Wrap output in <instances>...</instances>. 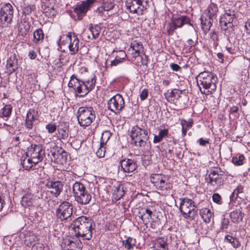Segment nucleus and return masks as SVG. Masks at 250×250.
Here are the masks:
<instances>
[{"label":"nucleus","mask_w":250,"mask_h":250,"mask_svg":"<svg viewBox=\"0 0 250 250\" xmlns=\"http://www.w3.org/2000/svg\"><path fill=\"white\" fill-rule=\"evenodd\" d=\"M93 220L85 216L76 218L70 225V229L72 234L76 237H81L86 240H90L92 237V227Z\"/></svg>","instance_id":"obj_1"},{"label":"nucleus","mask_w":250,"mask_h":250,"mask_svg":"<svg viewBox=\"0 0 250 250\" xmlns=\"http://www.w3.org/2000/svg\"><path fill=\"white\" fill-rule=\"evenodd\" d=\"M131 138L133 144L136 146L141 148L142 150L148 151L150 148L148 130L146 127L141 125L133 126L131 132Z\"/></svg>","instance_id":"obj_2"},{"label":"nucleus","mask_w":250,"mask_h":250,"mask_svg":"<svg viewBox=\"0 0 250 250\" xmlns=\"http://www.w3.org/2000/svg\"><path fill=\"white\" fill-rule=\"evenodd\" d=\"M197 84L202 93L206 95L212 94L216 89L218 79L209 71L200 73L196 77Z\"/></svg>","instance_id":"obj_3"},{"label":"nucleus","mask_w":250,"mask_h":250,"mask_svg":"<svg viewBox=\"0 0 250 250\" xmlns=\"http://www.w3.org/2000/svg\"><path fill=\"white\" fill-rule=\"evenodd\" d=\"M237 18L236 11L231 9H225V13L220 18V25L224 34L229 35L234 30L233 21Z\"/></svg>","instance_id":"obj_4"},{"label":"nucleus","mask_w":250,"mask_h":250,"mask_svg":"<svg viewBox=\"0 0 250 250\" xmlns=\"http://www.w3.org/2000/svg\"><path fill=\"white\" fill-rule=\"evenodd\" d=\"M68 86L73 88L76 95L79 97L84 96L93 88L92 83L90 84L88 82L85 83L80 81L74 75L71 76Z\"/></svg>","instance_id":"obj_5"},{"label":"nucleus","mask_w":250,"mask_h":250,"mask_svg":"<svg viewBox=\"0 0 250 250\" xmlns=\"http://www.w3.org/2000/svg\"><path fill=\"white\" fill-rule=\"evenodd\" d=\"M181 202L180 205V210L184 218L193 220L197 215V209L194 205V202L188 198L181 199Z\"/></svg>","instance_id":"obj_6"},{"label":"nucleus","mask_w":250,"mask_h":250,"mask_svg":"<svg viewBox=\"0 0 250 250\" xmlns=\"http://www.w3.org/2000/svg\"><path fill=\"white\" fill-rule=\"evenodd\" d=\"M13 17L12 6L9 3L5 4L0 11V26L7 27L11 23Z\"/></svg>","instance_id":"obj_7"},{"label":"nucleus","mask_w":250,"mask_h":250,"mask_svg":"<svg viewBox=\"0 0 250 250\" xmlns=\"http://www.w3.org/2000/svg\"><path fill=\"white\" fill-rule=\"evenodd\" d=\"M27 155V157H30L33 160L34 165H37L43 160L45 156V151L42 149V145H32L28 148Z\"/></svg>","instance_id":"obj_8"},{"label":"nucleus","mask_w":250,"mask_h":250,"mask_svg":"<svg viewBox=\"0 0 250 250\" xmlns=\"http://www.w3.org/2000/svg\"><path fill=\"white\" fill-rule=\"evenodd\" d=\"M125 106V101L122 96L116 94L112 97L107 103V107L115 114H119Z\"/></svg>","instance_id":"obj_9"},{"label":"nucleus","mask_w":250,"mask_h":250,"mask_svg":"<svg viewBox=\"0 0 250 250\" xmlns=\"http://www.w3.org/2000/svg\"><path fill=\"white\" fill-rule=\"evenodd\" d=\"M72 213L73 206L71 204L66 201L62 203L56 210L57 217L62 221L70 218Z\"/></svg>","instance_id":"obj_10"},{"label":"nucleus","mask_w":250,"mask_h":250,"mask_svg":"<svg viewBox=\"0 0 250 250\" xmlns=\"http://www.w3.org/2000/svg\"><path fill=\"white\" fill-rule=\"evenodd\" d=\"M92 115L91 109L83 107H80L77 112V119L79 124L83 126L89 125L92 122L90 117Z\"/></svg>","instance_id":"obj_11"},{"label":"nucleus","mask_w":250,"mask_h":250,"mask_svg":"<svg viewBox=\"0 0 250 250\" xmlns=\"http://www.w3.org/2000/svg\"><path fill=\"white\" fill-rule=\"evenodd\" d=\"M79 237H67L63 239L61 247L63 250H81L83 244Z\"/></svg>","instance_id":"obj_12"},{"label":"nucleus","mask_w":250,"mask_h":250,"mask_svg":"<svg viewBox=\"0 0 250 250\" xmlns=\"http://www.w3.org/2000/svg\"><path fill=\"white\" fill-rule=\"evenodd\" d=\"M93 3L94 0H86L76 6L74 12L76 14L78 20L82 19L87 11L90 9V7H92Z\"/></svg>","instance_id":"obj_13"},{"label":"nucleus","mask_w":250,"mask_h":250,"mask_svg":"<svg viewBox=\"0 0 250 250\" xmlns=\"http://www.w3.org/2000/svg\"><path fill=\"white\" fill-rule=\"evenodd\" d=\"M126 6L130 12L136 13L138 15H143L145 10H146V8L142 5L141 0H127L126 2Z\"/></svg>","instance_id":"obj_14"},{"label":"nucleus","mask_w":250,"mask_h":250,"mask_svg":"<svg viewBox=\"0 0 250 250\" xmlns=\"http://www.w3.org/2000/svg\"><path fill=\"white\" fill-rule=\"evenodd\" d=\"M45 187L47 188V192L55 197H58L62 191L63 185L59 181H48L45 184Z\"/></svg>","instance_id":"obj_15"},{"label":"nucleus","mask_w":250,"mask_h":250,"mask_svg":"<svg viewBox=\"0 0 250 250\" xmlns=\"http://www.w3.org/2000/svg\"><path fill=\"white\" fill-rule=\"evenodd\" d=\"M64 37L66 41L68 43L70 42L68 47L70 54L74 55L77 53L79 47V40L77 36L74 33L73 36H72L71 33L69 32L65 36L63 35L62 38Z\"/></svg>","instance_id":"obj_16"},{"label":"nucleus","mask_w":250,"mask_h":250,"mask_svg":"<svg viewBox=\"0 0 250 250\" xmlns=\"http://www.w3.org/2000/svg\"><path fill=\"white\" fill-rule=\"evenodd\" d=\"M206 181L213 186H220L223 184L221 174L218 173V169L211 170L210 173L206 178Z\"/></svg>","instance_id":"obj_17"},{"label":"nucleus","mask_w":250,"mask_h":250,"mask_svg":"<svg viewBox=\"0 0 250 250\" xmlns=\"http://www.w3.org/2000/svg\"><path fill=\"white\" fill-rule=\"evenodd\" d=\"M37 112L33 109H29L27 112L24 125L26 128L31 129L34 122L38 120Z\"/></svg>","instance_id":"obj_18"},{"label":"nucleus","mask_w":250,"mask_h":250,"mask_svg":"<svg viewBox=\"0 0 250 250\" xmlns=\"http://www.w3.org/2000/svg\"><path fill=\"white\" fill-rule=\"evenodd\" d=\"M122 169L125 172H132L137 168L135 162L131 159H125L120 162Z\"/></svg>","instance_id":"obj_19"},{"label":"nucleus","mask_w":250,"mask_h":250,"mask_svg":"<svg viewBox=\"0 0 250 250\" xmlns=\"http://www.w3.org/2000/svg\"><path fill=\"white\" fill-rule=\"evenodd\" d=\"M6 72L10 74L18 68V60L15 54L11 55L7 59L6 65Z\"/></svg>","instance_id":"obj_20"},{"label":"nucleus","mask_w":250,"mask_h":250,"mask_svg":"<svg viewBox=\"0 0 250 250\" xmlns=\"http://www.w3.org/2000/svg\"><path fill=\"white\" fill-rule=\"evenodd\" d=\"M172 20L177 28L182 27L186 24L190 25L193 28L192 24L190 23L189 18L187 16L183 15L178 17L172 18Z\"/></svg>","instance_id":"obj_21"},{"label":"nucleus","mask_w":250,"mask_h":250,"mask_svg":"<svg viewBox=\"0 0 250 250\" xmlns=\"http://www.w3.org/2000/svg\"><path fill=\"white\" fill-rule=\"evenodd\" d=\"M35 201L34 195L31 193H27L21 198V204L24 207H32Z\"/></svg>","instance_id":"obj_22"},{"label":"nucleus","mask_w":250,"mask_h":250,"mask_svg":"<svg viewBox=\"0 0 250 250\" xmlns=\"http://www.w3.org/2000/svg\"><path fill=\"white\" fill-rule=\"evenodd\" d=\"M200 215L206 223H209L211 221V219L213 216V213L210 211L209 208H203L200 210Z\"/></svg>","instance_id":"obj_23"},{"label":"nucleus","mask_w":250,"mask_h":250,"mask_svg":"<svg viewBox=\"0 0 250 250\" xmlns=\"http://www.w3.org/2000/svg\"><path fill=\"white\" fill-rule=\"evenodd\" d=\"M200 20L203 30L206 33L208 32L212 25V19L209 17L206 18L204 16H202Z\"/></svg>","instance_id":"obj_24"},{"label":"nucleus","mask_w":250,"mask_h":250,"mask_svg":"<svg viewBox=\"0 0 250 250\" xmlns=\"http://www.w3.org/2000/svg\"><path fill=\"white\" fill-rule=\"evenodd\" d=\"M155 187L161 191L162 195H166L169 193L172 185L170 183H166L165 179H164L160 183V186Z\"/></svg>","instance_id":"obj_25"},{"label":"nucleus","mask_w":250,"mask_h":250,"mask_svg":"<svg viewBox=\"0 0 250 250\" xmlns=\"http://www.w3.org/2000/svg\"><path fill=\"white\" fill-rule=\"evenodd\" d=\"M30 25L28 21H22L19 24L18 30L22 36L26 35L30 30Z\"/></svg>","instance_id":"obj_26"},{"label":"nucleus","mask_w":250,"mask_h":250,"mask_svg":"<svg viewBox=\"0 0 250 250\" xmlns=\"http://www.w3.org/2000/svg\"><path fill=\"white\" fill-rule=\"evenodd\" d=\"M21 163L23 168L27 170L31 169L34 166L36 165L34 164L33 160L31 157L27 158L22 157L21 160Z\"/></svg>","instance_id":"obj_27"},{"label":"nucleus","mask_w":250,"mask_h":250,"mask_svg":"<svg viewBox=\"0 0 250 250\" xmlns=\"http://www.w3.org/2000/svg\"><path fill=\"white\" fill-rule=\"evenodd\" d=\"M229 216L232 222L239 223L242 220L243 215L240 210H235L230 213Z\"/></svg>","instance_id":"obj_28"},{"label":"nucleus","mask_w":250,"mask_h":250,"mask_svg":"<svg viewBox=\"0 0 250 250\" xmlns=\"http://www.w3.org/2000/svg\"><path fill=\"white\" fill-rule=\"evenodd\" d=\"M153 249L168 248L167 238L160 237L156 239L153 246Z\"/></svg>","instance_id":"obj_29"},{"label":"nucleus","mask_w":250,"mask_h":250,"mask_svg":"<svg viewBox=\"0 0 250 250\" xmlns=\"http://www.w3.org/2000/svg\"><path fill=\"white\" fill-rule=\"evenodd\" d=\"M33 42L36 44L42 42L44 38V34L41 29L36 30L33 33Z\"/></svg>","instance_id":"obj_30"},{"label":"nucleus","mask_w":250,"mask_h":250,"mask_svg":"<svg viewBox=\"0 0 250 250\" xmlns=\"http://www.w3.org/2000/svg\"><path fill=\"white\" fill-rule=\"evenodd\" d=\"M193 121L192 119H189L188 121L185 120H182L181 125H182V134L184 136H186L187 131L192 126Z\"/></svg>","instance_id":"obj_31"},{"label":"nucleus","mask_w":250,"mask_h":250,"mask_svg":"<svg viewBox=\"0 0 250 250\" xmlns=\"http://www.w3.org/2000/svg\"><path fill=\"white\" fill-rule=\"evenodd\" d=\"M168 134L167 129H161L159 131L158 135H154L153 139V143L156 144L160 142L164 137H167Z\"/></svg>","instance_id":"obj_32"},{"label":"nucleus","mask_w":250,"mask_h":250,"mask_svg":"<svg viewBox=\"0 0 250 250\" xmlns=\"http://www.w3.org/2000/svg\"><path fill=\"white\" fill-rule=\"evenodd\" d=\"M164 179H166V177L161 174H152L150 177L151 182L155 187H159Z\"/></svg>","instance_id":"obj_33"},{"label":"nucleus","mask_w":250,"mask_h":250,"mask_svg":"<svg viewBox=\"0 0 250 250\" xmlns=\"http://www.w3.org/2000/svg\"><path fill=\"white\" fill-rule=\"evenodd\" d=\"M124 190L123 187L121 185L115 187L113 196L115 200L118 201L124 195Z\"/></svg>","instance_id":"obj_34"},{"label":"nucleus","mask_w":250,"mask_h":250,"mask_svg":"<svg viewBox=\"0 0 250 250\" xmlns=\"http://www.w3.org/2000/svg\"><path fill=\"white\" fill-rule=\"evenodd\" d=\"M136 244L135 239L131 237H128L126 240L123 241V245L124 247L129 250L133 249Z\"/></svg>","instance_id":"obj_35"},{"label":"nucleus","mask_w":250,"mask_h":250,"mask_svg":"<svg viewBox=\"0 0 250 250\" xmlns=\"http://www.w3.org/2000/svg\"><path fill=\"white\" fill-rule=\"evenodd\" d=\"M91 200V195L88 193H85L83 196L75 200L76 202L82 205H86Z\"/></svg>","instance_id":"obj_36"},{"label":"nucleus","mask_w":250,"mask_h":250,"mask_svg":"<svg viewBox=\"0 0 250 250\" xmlns=\"http://www.w3.org/2000/svg\"><path fill=\"white\" fill-rule=\"evenodd\" d=\"M206 11L208 15V17L211 18L218 11V7L216 4L211 3L208 5Z\"/></svg>","instance_id":"obj_37"},{"label":"nucleus","mask_w":250,"mask_h":250,"mask_svg":"<svg viewBox=\"0 0 250 250\" xmlns=\"http://www.w3.org/2000/svg\"><path fill=\"white\" fill-rule=\"evenodd\" d=\"M225 239L228 242L230 243L235 249L238 248L241 246V244L237 238L230 235H227L226 236Z\"/></svg>","instance_id":"obj_38"},{"label":"nucleus","mask_w":250,"mask_h":250,"mask_svg":"<svg viewBox=\"0 0 250 250\" xmlns=\"http://www.w3.org/2000/svg\"><path fill=\"white\" fill-rule=\"evenodd\" d=\"M84 189H85V187L82 184L78 182H75L72 188L74 197L80 193V192L83 191Z\"/></svg>","instance_id":"obj_39"},{"label":"nucleus","mask_w":250,"mask_h":250,"mask_svg":"<svg viewBox=\"0 0 250 250\" xmlns=\"http://www.w3.org/2000/svg\"><path fill=\"white\" fill-rule=\"evenodd\" d=\"M61 139L66 140L69 136V130L68 128H60L58 129Z\"/></svg>","instance_id":"obj_40"},{"label":"nucleus","mask_w":250,"mask_h":250,"mask_svg":"<svg viewBox=\"0 0 250 250\" xmlns=\"http://www.w3.org/2000/svg\"><path fill=\"white\" fill-rule=\"evenodd\" d=\"M55 156H57L56 159L59 160L58 162L60 163L61 164H63L66 162L67 160V156L66 153L64 150H62L61 153H59L58 152L57 154L55 153L54 154V158L55 157Z\"/></svg>","instance_id":"obj_41"},{"label":"nucleus","mask_w":250,"mask_h":250,"mask_svg":"<svg viewBox=\"0 0 250 250\" xmlns=\"http://www.w3.org/2000/svg\"><path fill=\"white\" fill-rule=\"evenodd\" d=\"M114 3L112 2H105L104 3L103 5L101 7H99L97 10V12H98L99 13L102 12L103 11V10H104V11H109L111 9H112L114 7Z\"/></svg>","instance_id":"obj_42"},{"label":"nucleus","mask_w":250,"mask_h":250,"mask_svg":"<svg viewBox=\"0 0 250 250\" xmlns=\"http://www.w3.org/2000/svg\"><path fill=\"white\" fill-rule=\"evenodd\" d=\"M245 157L243 154H239L238 156L233 157L232 158V162L236 166H241L243 164Z\"/></svg>","instance_id":"obj_43"},{"label":"nucleus","mask_w":250,"mask_h":250,"mask_svg":"<svg viewBox=\"0 0 250 250\" xmlns=\"http://www.w3.org/2000/svg\"><path fill=\"white\" fill-rule=\"evenodd\" d=\"M130 47L132 48L133 50L137 52H140L143 48L142 43L137 41H134L131 42Z\"/></svg>","instance_id":"obj_44"},{"label":"nucleus","mask_w":250,"mask_h":250,"mask_svg":"<svg viewBox=\"0 0 250 250\" xmlns=\"http://www.w3.org/2000/svg\"><path fill=\"white\" fill-rule=\"evenodd\" d=\"M12 107L10 104L5 105L2 108V114L3 116L8 117H9L11 114Z\"/></svg>","instance_id":"obj_45"},{"label":"nucleus","mask_w":250,"mask_h":250,"mask_svg":"<svg viewBox=\"0 0 250 250\" xmlns=\"http://www.w3.org/2000/svg\"><path fill=\"white\" fill-rule=\"evenodd\" d=\"M177 28L174 24V22L171 20V21L168 23L167 26V33L168 35H172L173 32L175 30H176Z\"/></svg>","instance_id":"obj_46"},{"label":"nucleus","mask_w":250,"mask_h":250,"mask_svg":"<svg viewBox=\"0 0 250 250\" xmlns=\"http://www.w3.org/2000/svg\"><path fill=\"white\" fill-rule=\"evenodd\" d=\"M152 214V211L146 208L141 216V218L143 220L144 219L149 220L151 218V215Z\"/></svg>","instance_id":"obj_47"},{"label":"nucleus","mask_w":250,"mask_h":250,"mask_svg":"<svg viewBox=\"0 0 250 250\" xmlns=\"http://www.w3.org/2000/svg\"><path fill=\"white\" fill-rule=\"evenodd\" d=\"M192 30L193 31V33L194 34V36L193 37V39H190L188 40L187 42L188 44V45L191 47L195 45L196 42L197 41V34L194 29L193 28Z\"/></svg>","instance_id":"obj_48"},{"label":"nucleus","mask_w":250,"mask_h":250,"mask_svg":"<svg viewBox=\"0 0 250 250\" xmlns=\"http://www.w3.org/2000/svg\"><path fill=\"white\" fill-rule=\"evenodd\" d=\"M45 128L47 130L48 133H52L56 131L57 126L55 124L49 123L46 125Z\"/></svg>","instance_id":"obj_49"},{"label":"nucleus","mask_w":250,"mask_h":250,"mask_svg":"<svg viewBox=\"0 0 250 250\" xmlns=\"http://www.w3.org/2000/svg\"><path fill=\"white\" fill-rule=\"evenodd\" d=\"M212 200L214 202H215L218 204H219V205L221 204L222 198L219 194H218L217 193H214L212 195Z\"/></svg>","instance_id":"obj_50"},{"label":"nucleus","mask_w":250,"mask_h":250,"mask_svg":"<svg viewBox=\"0 0 250 250\" xmlns=\"http://www.w3.org/2000/svg\"><path fill=\"white\" fill-rule=\"evenodd\" d=\"M117 55L115 57L120 59L121 60L125 61V58L126 57V54L125 51L124 50H119L116 51Z\"/></svg>","instance_id":"obj_51"},{"label":"nucleus","mask_w":250,"mask_h":250,"mask_svg":"<svg viewBox=\"0 0 250 250\" xmlns=\"http://www.w3.org/2000/svg\"><path fill=\"white\" fill-rule=\"evenodd\" d=\"M105 152V148L103 146H101L96 152V155L99 158H103L104 156Z\"/></svg>","instance_id":"obj_52"},{"label":"nucleus","mask_w":250,"mask_h":250,"mask_svg":"<svg viewBox=\"0 0 250 250\" xmlns=\"http://www.w3.org/2000/svg\"><path fill=\"white\" fill-rule=\"evenodd\" d=\"M210 38L214 41V44L215 46L218 45L217 41H218V35L215 32H211L210 34Z\"/></svg>","instance_id":"obj_53"},{"label":"nucleus","mask_w":250,"mask_h":250,"mask_svg":"<svg viewBox=\"0 0 250 250\" xmlns=\"http://www.w3.org/2000/svg\"><path fill=\"white\" fill-rule=\"evenodd\" d=\"M148 96V90L146 89H143L140 93V97L142 101L146 100Z\"/></svg>","instance_id":"obj_54"},{"label":"nucleus","mask_w":250,"mask_h":250,"mask_svg":"<svg viewBox=\"0 0 250 250\" xmlns=\"http://www.w3.org/2000/svg\"><path fill=\"white\" fill-rule=\"evenodd\" d=\"M229 223V220L227 218H224L222 220L221 229H226L228 228Z\"/></svg>","instance_id":"obj_55"},{"label":"nucleus","mask_w":250,"mask_h":250,"mask_svg":"<svg viewBox=\"0 0 250 250\" xmlns=\"http://www.w3.org/2000/svg\"><path fill=\"white\" fill-rule=\"evenodd\" d=\"M124 61V60L115 57V59L111 62L110 65L111 66H117V65L123 62Z\"/></svg>","instance_id":"obj_56"},{"label":"nucleus","mask_w":250,"mask_h":250,"mask_svg":"<svg viewBox=\"0 0 250 250\" xmlns=\"http://www.w3.org/2000/svg\"><path fill=\"white\" fill-rule=\"evenodd\" d=\"M36 236H35L33 234L29 235L28 236H26L25 238V241L29 242V244L31 245H33V242L35 241L34 239L36 238ZM27 245H29V243H27ZM33 245H34L33 244Z\"/></svg>","instance_id":"obj_57"},{"label":"nucleus","mask_w":250,"mask_h":250,"mask_svg":"<svg viewBox=\"0 0 250 250\" xmlns=\"http://www.w3.org/2000/svg\"><path fill=\"white\" fill-rule=\"evenodd\" d=\"M235 190L236 191L237 193L238 194V196L240 198H242V197L241 196V194L243 192V187L240 185L237 187L235 189Z\"/></svg>","instance_id":"obj_58"},{"label":"nucleus","mask_w":250,"mask_h":250,"mask_svg":"<svg viewBox=\"0 0 250 250\" xmlns=\"http://www.w3.org/2000/svg\"><path fill=\"white\" fill-rule=\"evenodd\" d=\"M245 29L246 31V33L250 34V18L248 19L245 22Z\"/></svg>","instance_id":"obj_59"},{"label":"nucleus","mask_w":250,"mask_h":250,"mask_svg":"<svg viewBox=\"0 0 250 250\" xmlns=\"http://www.w3.org/2000/svg\"><path fill=\"white\" fill-rule=\"evenodd\" d=\"M239 110V108L236 106H233L231 107L229 109V113L233 114L234 113H237Z\"/></svg>","instance_id":"obj_60"},{"label":"nucleus","mask_w":250,"mask_h":250,"mask_svg":"<svg viewBox=\"0 0 250 250\" xmlns=\"http://www.w3.org/2000/svg\"><path fill=\"white\" fill-rule=\"evenodd\" d=\"M170 67L173 70L175 71H177L180 69V66L176 63H171L170 64Z\"/></svg>","instance_id":"obj_61"},{"label":"nucleus","mask_w":250,"mask_h":250,"mask_svg":"<svg viewBox=\"0 0 250 250\" xmlns=\"http://www.w3.org/2000/svg\"><path fill=\"white\" fill-rule=\"evenodd\" d=\"M198 141L200 145L202 146H205L207 144H209L208 140H204L203 138H200Z\"/></svg>","instance_id":"obj_62"},{"label":"nucleus","mask_w":250,"mask_h":250,"mask_svg":"<svg viewBox=\"0 0 250 250\" xmlns=\"http://www.w3.org/2000/svg\"><path fill=\"white\" fill-rule=\"evenodd\" d=\"M238 194L237 193L236 191L234 190L233 192L231 193V194L230 196V199L231 200H234L235 199H236L237 198H238Z\"/></svg>","instance_id":"obj_63"},{"label":"nucleus","mask_w":250,"mask_h":250,"mask_svg":"<svg viewBox=\"0 0 250 250\" xmlns=\"http://www.w3.org/2000/svg\"><path fill=\"white\" fill-rule=\"evenodd\" d=\"M226 49L230 54H235V49L232 48V47L226 46Z\"/></svg>","instance_id":"obj_64"}]
</instances>
